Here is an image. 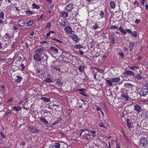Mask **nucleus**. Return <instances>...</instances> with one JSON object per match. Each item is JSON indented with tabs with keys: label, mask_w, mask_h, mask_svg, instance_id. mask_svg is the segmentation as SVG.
<instances>
[{
	"label": "nucleus",
	"mask_w": 148,
	"mask_h": 148,
	"mask_svg": "<svg viewBox=\"0 0 148 148\" xmlns=\"http://www.w3.org/2000/svg\"><path fill=\"white\" fill-rule=\"evenodd\" d=\"M121 91L122 92L121 97L122 98H123L124 99V100L125 101H128L129 97L127 91L123 88L121 89Z\"/></svg>",
	"instance_id": "f257e3e1"
},
{
	"label": "nucleus",
	"mask_w": 148,
	"mask_h": 148,
	"mask_svg": "<svg viewBox=\"0 0 148 148\" xmlns=\"http://www.w3.org/2000/svg\"><path fill=\"white\" fill-rule=\"evenodd\" d=\"M42 55L35 52L33 56V59L36 62H40L42 60Z\"/></svg>",
	"instance_id": "f03ea898"
},
{
	"label": "nucleus",
	"mask_w": 148,
	"mask_h": 148,
	"mask_svg": "<svg viewBox=\"0 0 148 148\" xmlns=\"http://www.w3.org/2000/svg\"><path fill=\"white\" fill-rule=\"evenodd\" d=\"M142 106L141 103H140L135 104L134 107V110L138 113H140L142 111Z\"/></svg>",
	"instance_id": "7ed1b4c3"
},
{
	"label": "nucleus",
	"mask_w": 148,
	"mask_h": 148,
	"mask_svg": "<svg viewBox=\"0 0 148 148\" xmlns=\"http://www.w3.org/2000/svg\"><path fill=\"white\" fill-rule=\"evenodd\" d=\"M65 10L68 12H73L74 9V5L72 4H68L65 7Z\"/></svg>",
	"instance_id": "20e7f679"
},
{
	"label": "nucleus",
	"mask_w": 148,
	"mask_h": 148,
	"mask_svg": "<svg viewBox=\"0 0 148 148\" xmlns=\"http://www.w3.org/2000/svg\"><path fill=\"white\" fill-rule=\"evenodd\" d=\"M119 30L122 33L124 34L125 35L127 34V32L129 34H132V31L131 29H126L125 30L123 29V28L120 26L119 27Z\"/></svg>",
	"instance_id": "39448f33"
},
{
	"label": "nucleus",
	"mask_w": 148,
	"mask_h": 148,
	"mask_svg": "<svg viewBox=\"0 0 148 148\" xmlns=\"http://www.w3.org/2000/svg\"><path fill=\"white\" fill-rule=\"evenodd\" d=\"M4 40L7 42L11 40L12 38V36L10 34L6 33L3 36Z\"/></svg>",
	"instance_id": "423d86ee"
},
{
	"label": "nucleus",
	"mask_w": 148,
	"mask_h": 148,
	"mask_svg": "<svg viewBox=\"0 0 148 148\" xmlns=\"http://www.w3.org/2000/svg\"><path fill=\"white\" fill-rule=\"evenodd\" d=\"M70 37L76 43L78 42L80 39L77 36L74 34H72L70 36Z\"/></svg>",
	"instance_id": "0eeeda50"
},
{
	"label": "nucleus",
	"mask_w": 148,
	"mask_h": 148,
	"mask_svg": "<svg viewBox=\"0 0 148 148\" xmlns=\"http://www.w3.org/2000/svg\"><path fill=\"white\" fill-rule=\"evenodd\" d=\"M147 140L145 138H142L139 142L140 145L141 147L145 146L147 144Z\"/></svg>",
	"instance_id": "6e6552de"
},
{
	"label": "nucleus",
	"mask_w": 148,
	"mask_h": 148,
	"mask_svg": "<svg viewBox=\"0 0 148 148\" xmlns=\"http://www.w3.org/2000/svg\"><path fill=\"white\" fill-rule=\"evenodd\" d=\"M64 29L65 32L69 34H72V33L73 32V31L70 26H67L65 27L64 28Z\"/></svg>",
	"instance_id": "1a4fd4ad"
},
{
	"label": "nucleus",
	"mask_w": 148,
	"mask_h": 148,
	"mask_svg": "<svg viewBox=\"0 0 148 148\" xmlns=\"http://www.w3.org/2000/svg\"><path fill=\"white\" fill-rule=\"evenodd\" d=\"M27 127L29 131L32 133H38L39 132V130L35 127H31L29 126H28Z\"/></svg>",
	"instance_id": "9d476101"
},
{
	"label": "nucleus",
	"mask_w": 148,
	"mask_h": 148,
	"mask_svg": "<svg viewBox=\"0 0 148 148\" xmlns=\"http://www.w3.org/2000/svg\"><path fill=\"white\" fill-rule=\"evenodd\" d=\"M148 93V88H143L142 89L140 92V95L143 96H145Z\"/></svg>",
	"instance_id": "9b49d317"
},
{
	"label": "nucleus",
	"mask_w": 148,
	"mask_h": 148,
	"mask_svg": "<svg viewBox=\"0 0 148 148\" xmlns=\"http://www.w3.org/2000/svg\"><path fill=\"white\" fill-rule=\"evenodd\" d=\"M45 49V48L44 47L38 48L36 50L35 52L39 54L42 55L44 53L43 51Z\"/></svg>",
	"instance_id": "f8f14e48"
},
{
	"label": "nucleus",
	"mask_w": 148,
	"mask_h": 148,
	"mask_svg": "<svg viewBox=\"0 0 148 148\" xmlns=\"http://www.w3.org/2000/svg\"><path fill=\"white\" fill-rule=\"evenodd\" d=\"M22 101H21L18 104V105H19V106H14L12 108V109L13 110H14L15 112H18L21 110V107L20 106V105L21 104Z\"/></svg>",
	"instance_id": "ddd939ff"
},
{
	"label": "nucleus",
	"mask_w": 148,
	"mask_h": 148,
	"mask_svg": "<svg viewBox=\"0 0 148 148\" xmlns=\"http://www.w3.org/2000/svg\"><path fill=\"white\" fill-rule=\"evenodd\" d=\"M17 23L21 27H24L25 25V22L24 19H21L18 20Z\"/></svg>",
	"instance_id": "4468645a"
},
{
	"label": "nucleus",
	"mask_w": 148,
	"mask_h": 148,
	"mask_svg": "<svg viewBox=\"0 0 148 148\" xmlns=\"http://www.w3.org/2000/svg\"><path fill=\"white\" fill-rule=\"evenodd\" d=\"M68 12L66 11L62 10L60 12L61 15L62 17L64 18H66L69 15Z\"/></svg>",
	"instance_id": "2eb2a0df"
},
{
	"label": "nucleus",
	"mask_w": 148,
	"mask_h": 148,
	"mask_svg": "<svg viewBox=\"0 0 148 148\" xmlns=\"http://www.w3.org/2000/svg\"><path fill=\"white\" fill-rule=\"evenodd\" d=\"M135 123V122L133 121H127L126 123L129 128H132L134 126Z\"/></svg>",
	"instance_id": "dca6fc26"
},
{
	"label": "nucleus",
	"mask_w": 148,
	"mask_h": 148,
	"mask_svg": "<svg viewBox=\"0 0 148 148\" xmlns=\"http://www.w3.org/2000/svg\"><path fill=\"white\" fill-rule=\"evenodd\" d=\"M76 90L77 91H80V92L79 93V94H80L81 95H83L84 97H88V96L87 95L84 93V91H85V89H84V88H81V89L78 88Z\"/></svg>",
	"instance_id": "f3484780"
},
{
	"label": "nucleus",
	"mask_w": 148,
	"mask_h": 148,
	"mask_svg": "<svg viewBox=\"0 0 148 148\" xmlns=\"http://www.w3.org/2000/svg\"><path fill=\"white\" fill-rule=\"evenodd\" d=\"M49 49L54 54H56L58 52V49L54 47H51Z\"/></svg>",
	"instance_id": "a211bd4d"
},
{
	"label": "nucleus",
	"mask_w": 148,
	"mask_h": 148,
	"mask_svg": "<svg viewBox=\"0 0 148 148\" xmlns=\"http://www.w3.org/2000/svg\"><path fill=\"white\" fill-rule=\"evenodd\" d=\"M121 120H123V119L125 120H130V117L128 116V115L126 114H123L122 116L121 117Z\"/></svg>",
	"instance_id": "6ab92c4d"
},
{
	"label": "nucleus",
	"mask_w": 148,
	"mask_h": 148,
	"mask_svg": "<svg viewBox=\"0 0 148 148\" xmlns=\"http://www.w3.org/2000/svg\"><path fill=\"white\" fill-rule=\"evenodd\" d=\"M17 79H16L15 82L17 84H19L22 80V78L21 76L19 75L16 76Z\"/></svg>",
	"instance_id": "aec40b11"
},
{
	"label": "nucleus",
	"mask_w": 148,
	"mask_h": 148,
	"mask_svg": "<svg viewBox=\"0 0 148 148\" xmlns=\"http://www.w3.org/2000/svg\"><path fill=\"white\" fill-rule=\"evenodd\" d=\"M109 78H107L105 79L106 81L107 82L108 84L110 86H113V82L112 81V78H110V79H108Z\"/></svg>",
	"instance_id": "412c9836"
},
{
	"label": "nucleus",
	"mask_w": 148,
	"mask_h": 148,
	"mask_svg": "<svg viewBox=\"0 0 148 148\" xmlns=\"http://www.w3.org/2000/svg\"><path fill=\"white\" fill-rule=\"evenodd\" d=\"M60 144L59 143H56L53 145H51L49 148H60Z\"/></svg>",
	"instance_id": "4be33fe9"
},
{
	"label": "nucleus",
	"mask_w": 148,
	"mask_h": 148,
	"mask_svg": "<svg viewBox=\"0 0 148 148\" xmlns=\"http://www.w3.org/2000/svg\"><path fill=\"white\" fill-rule=\"evenodd\" d=\"M112 79L113 82L117 83L119 82L120 81V78L119 77L113 78Z\"/></svg>",
	"instance_id": "5701e85b"
},
{
	"label": "nucleus",
	"mask_w": 148,
	"mask_h": 148,
	"mask_svg": "<svg viewBox=\"0 0 148 148\" xmlns=\"http://www.w3.org/2000/svg\"><path fill=\"white\" fill-rule=\"evenodd\" d=\"M134 42H131L130 43L129 45V48L130 50L132 51L133 50L134 47Z\"/></svg>",
	"instance_id": "b1692460"
},
{
	"label": "nucleus",
	"mask_w": 148,
	"mask_h": 148,
	"mask_svg": "<svg viewBox=\"0 0 148 148\" xmlns=\"http://www.w3.org/2000/svg\"><path fill=\"white\" fill-rule=\"evenodd\" d=\"M110 5L112 9H114L115 8V3L113 1H111L110 3Z\"/></svg>",
	"instance_id": "393cba45"
},
{
	"label": "nucleus",
	"mask_w": 148,
	"mask_h": 148,
	"mask_svg": "<svg viewBox=\"0 0 148 148\" xmlns=\"http://www.w3.org/2000/svg\"><path fill=\"white\" fill-rule=\"evenodd\" d=\"M56 84L57 86L60 87L62 86L63 83L62 82L61 80L60 79L58 80L56 82Z\"/></svg>",
	"instance_id": "a878e982"
},
{
	"label": "nucleus",
	"mask_w": 148,
	"mask_h": 148,
	"mask_svg": "<svg viewBox=\"0 0 148 148\" xmlns=\"http://www.w3.org/2000/svg\"><path fill=\"white\" fill-rule=\"evenodd\" d=\"M40 99L43 100L45 102L50 101V99L45 97H42Z\"/></svg>",
	"instance_id": "bb28decb"
},
{
	"label": "nucleus",
	"mask_w": 148,
	"mask_h": 148,
	"mask_svg": "<svg viewBox=\"0 0 148 148\" xmlns=\"http://www.w3.org/2000/svg\"><path fill=\"white\" fill-rule=\"evenodd\" d=\"M34 21L32 20H29L26 22L27 26H29L33 24Z\"/></svg>",
	"instance_id": "cd10ccee"
},
{
	"label": "nucleus",
	"mask_w": 148,
	"mask_h": 148,
	"mask_svg": "<svg viewBox=\"0 0 148 148\" xmlns=\"http://www.w3.org/2000/svg\"><path fill=\"white\" fill-rule=\"evenodd\" d=\"M124 86L126 87H128L129 88H132L133 86L131 84L129 83H125L124 84Z\"/></svg>",
	"instance_id": "c85d7f7f"
},
{
	"label": "nucleus",
	"mask_w": 148,
	"mask_h": 148,
	"mask_svg": "<svg viewBox=\"0 0 148 148\" xmlns=\"http://www.w3.org/2000/svg\"><path fill=\"white\" fill-rule=\"evenodd\" d=\"M125 74L127 75L133 76L134 75V73L130 71H127L125 72Z\"/></svg>",
	"instance_id": "c756f323"
},
{
	"label": "nucleus",
	"mask_w": 148,
	"mask_h": 148,
	"mask_svg": "<svg viewBox=\"0 0 148 148\" xmlns=\"http://www.w3.org/2000/svg\"><path fill=\"white\" fill-rule=\"evenodd\" d=\"M74 48L75 49H80L83 48V46L81 45H76L74 46Z\"/></svg>",
	"instance_id": "7c9ffc66"
},
{
	"label": "nucleus",
	"mask_w": 148,
	"mask_h": 148,
	"mask_svg": "<svg viewBox=\"0 0 148 148\" xmlns=\"http://www.w3.org/2000/svg\"><path fill=\"white\" fill-rule=\"evenodd\" d=\"M25 13L26 14L28 15L31 14H35L34 12L33 11L29 10L26 11Z\"/></svg>",
	"instance_id": "2f4dec72"
},
{
	"label": "nucleus",
	"mask_w": 148,
	"mask_h": 148,
	"mask_svg": "<svg viewBox=\"0 0 148 148\" xmlns=\"http://www.w3.org/2000/svg\"><path fill=\"white\" fill-rule=\"evenodd\" d=\"M84 66H80L78 67V69L80 72L82 73L84 71Z\"/></svg>",
	"instance_id": "473e14b6"
},
{
	"label": "nucleus",
	"mask_w": 148,
	"mask_h": 148,
	"mask_svg": "<svg viewBox=\"0 0 148 148\" xmlns=\"http://www.w3.org/2000/svg\"><path fill=\"white\" fill-rule=\"evenodd\" d=\"M64 53L66 58H68L70 57L71 54L70 53L67 52H64Z\"/></svg>",
	"instance_id": "72a5a7b5"
},
{
	"label": "nucleus",
	"mask_w": 148,
	"mask_h": 148,
	"mask_svg": "<svg viewBox=\"0 0 148 148\" xmlns=\"http://www.w3.org/2000/svg\"><path fill=\"white\" fill-rule=\"evenodd\" d=\"M60 26L63 27L66 25V23L65 21H62L61 22H60Z\"/></svg>",
	"instance_id": "f704fd0d"
},
{
	"label": "nucleus",
	"mask_w": 148,
	"mask_h": 148,
	"mask_svg": "<svg viewBox=\"0 0 148 148\" xmlns=\"http://www.w3.org/2000/svg\"><path fill=\"white\" fill-rule=\"evenodd\" d=\"M142 78L143 75H141L140 74H138L135 77L136 79H137V80H140L142 79Z\"/></svg>",
	"instance_id": "c9c22d12"
},
{
	"label": "nucleus",
	"mask_w": 148,
	"mask_h": 148,
	"mask_svg": "<svg viewBox=\"0 0 148 148\" xmlns=\"http://www.w3.org/2000/svg\"><path fill=\"white\" fill-rule=\"evenodd\" d=\"M42 122H43V123L46 124V125H47V126L49 127L52 126H53V125H54V124H55V123H54L53 124H48V121H42Z\"/></svg>",
	"instance_id": "e433bc0d"
},
{
	"label": "nucleus",
	"mask_w": 148,
	"mask_h": 148,
	"mask_svg": "<svg viewBox=\"0 0 148 148\" xmlns=\"http://www.w3.org/2000/svg\"><path fill=\"white\" fill-rule=\"evenodd\" d=\"M32 6L33 8L36 9H39L40 8V7L39 5H38L35 3L33 4H32Z\"/></svg>",
	"instance_id": "4c0bfd02"
},
{
	"label": "nucleus",
	"mask_w": 148,
	"mask_h": 148,
	"mask_svg": "<svg viewBox=\"0 0 148 148\" xmlns=\"http://www.w3.org/2000/svg\"><path fill=\"white\" fill-rule=\"evenodd\" d=\"M44 81L47 83H51L52 82V79L49 77L47 78L44 80Z\"/></svg>",
	"instance_id": "58836bf2"
},
{
	"label": "nucleus",
	"mask_w": 148,
	"mask_h": 148,
	"mask_svg": "<svg viewBox=\"0 0 148 148\" xmlns=\"http://www.w3.org/2000/svg\"><path fill=\"white\" fill-rule=\"evenodd\" d=\"M51 40H53L56 41L57 42H58L59 43H62V41H60V40L56 39V38L55 37L54 38H53V37H51Z\"/></svg>",
	"instance_id": "ea45409f"
},
{
	"label": "nucleus",
	"mask_w": 148,
	"mask_h": 148,
	"mask_svg": "<svg viewBox=\"0 0 148 148\" xmlns=\"http://www.w3.org/2000/svg\"><path fill=\"white\" fill-rule=\"evenodd\" d=\"M95 69L98 72L101 73H103L104 71V70L99 69L98 68H95Z\"/></svg>",
	"instance_id": "a19ab883"
},
{
	"label": "nucleus",
	"mask_w": 148,
	"mask_h": 148,
	"mask_svg": "<svg viewBox=\"0 0 148 148\" xmlns=\"http://www.w3.org/2000/svg\"><path fill=\"white\" fill-rule=\"evenodd\" d=\"M51 28V23L50 22L48 23L46 25V29H50Z\"/></svg>",
	"instance_id": "79ce46f5"
},
{
	"label": "nucleus",
	"mask_w": 148,
	"mask_h": 148,
	"mask_svg": "<svg viewBox=\"0 0 148 148\" xmlns=\"http://www.w3.org/2000/svg\"><path fill=\"white\" fill-rule=\"evenodd\" d=\"M123 135L124 136V139L127 142H130V139L128 138L125 135V134L123 133Z\"/></svg>",
	"instance_id": "37998d69"
},
{
	"label": "nucleus",
	"mask_w": 148,
	"mask_h": 148,
	"mask_svg": "<svg viewBox=\"0 0 148 148\" xmlns=\"http://www.w3.org/2000/svg\"><path fill=\"white\" fill-rule=\"evenodd\" d=\"M133 4L134 5V6H135V8L136 7H137L139 6V3H138V2L136 0L135 1L134 3Z\"/></svg>",
	"instance_id": "c03bdc74"
},
{
	"label": "nucleus",
	"mask_w": 148,
	"mask_h": 148,
	"mask_svg": "<svg viewBox=\"0 0 148 148\" xmlns=\"http://www.w3.org/2000/svg\"><path fill=\"white\" fill-rule=\"evenodd\" d=\"M109 29H118V28L116 26L112 25L110 26Z\"/></svg>",
	"instance_id": "a18cd8bd"
},
{
	"label": "nucleus",
	"mask_w": 148,
	"mask_h": 148,
	"mask_svg": "<svg viewBox=\"0 0 148 148\" xmlns=\"http://www.w3.org/2000/svg\"><path fill=\"white\" fill-rule=\"evenodd\" d=\"M100 16H101L100 18H103L104 16V13L102 10H101L99 14Z\"/></svg>",
	"instance_id": "49530a36"
},
{
	"label": "nucleus",
	"mask_w": 148,
	"mask_h": 148,
	"mask_svg": "<svg viewBox=\"0 0 148 148\" xmlns=\"http://www.w3.org/2000/svg\"><path fill=\"white\" fill-rule=\"evenodd\" d=\"M131 34L135 37H136L138 36L137 32L135 31H134L133 32H132V34Z\"/></svg>",
	"instance_id": "de8ad7c7"
},
{
	"label": "nucleus",
	"mask_w": 148,
	"mask_h": 148,
	"mask_svg": "<svg viewBox=\"0 0 148 148\" xmlns=\"http://www.w3.org/2000/svg\"><path fill=\"white\" fill-rule=\"evenodd\" d=\"M4 14L3 12L1 11L0 12V19H3L4 17Z\"/></svg>",
	"instance_id": "09e8293b"
},
{
	"label": "nucleus",
	"mask_w": 148,
	"mask_h": 148,
	"mask_svg": "<svg viewBox=\"0 0 148 148\" xmlns=\"http://www.w3.org/2000/svg\"><path fill=\"white\" fill-rule=\"evenodd\" d=\"M20 66L21 68V70L22 71H23L24 70V68L25 67V66L24 65V64L22 63H21L20 65Z\"/></svg>",
	"instance_id": "8fccbe9b"
},
{
	"label": "nucleus",
	"mask_w": 148,
	"mask_h": 148,
	"mask_svg": "<svg viewBox=\"0 0 148 148\" xmlns=\"http://www.w3.org/2000/svg\"><path fill=\"white\" fill-rule=\"evenodd\" d=\"M92 29H98L99 27L98 25L97 24H95L94 26L92 27Z\"/></svg>",
	"instance_id": "3c124183"
},
{
	"label": "nucleus",
	"mask_w": 148,
	"mask_h": 148,
	"mask_svg": "<svg viewBox=\"0 0 148 148\" xmlns=\"http://www.w3.org/2000/svg\"><path fill=\"white\" fill-rule=\"evenodd\" d=\"M12 111L11 110H7L5 112V115H7L11 113Z\"/></svg>",
	"instance_id": "603ef678"
},
{
	"label": "nucleus",
	"mask_w": 148,
	"mask_h": 148,
	"mask_svg": "<svg viewBox=\"0 0 148 148\" xmlns=\"http://www.w3.org/2000/svg\"><path fill=\"white\" fill-rule=\"evenodd\" d=\"M111 42L113 44H114L115 43V40L114 37L112 36L111 38Z\"/></svg>",
	"instance_id": "864d4df0"
},
{
	"label": "nucleus",
	"mask_w": 148,
	"mask_h": 148,
	"mask_svg": "<svg viewBox=\"0 0 148 148\" xmlns=\"http://www.w3.org/2000/svg\"><path fill=\"white\" fill-rule=\"evenodd\" d=\"M105 124L102 122L101 123L99 124V126L101 127H103L104 128L106 127L104 125Z\"/></svg>",
	"instance_id": "5fc2aeb1"
},
{
	"label": "nucleus",
	"mask_w": 148,
	"mask_h": 148,
	"mask_svg": "<svg viewBox=\"0 0 148 148\" xmlns=\"http://www.w3.org/2000/svg\"><path fill=\"white\" fill-rule=\"evenodd\" d=\"M95 107L97 108L96 110L97 111H101V110H102L101 109L99 106H97L95 105Z\"/></svg>",
	"instance_id": "6e6d98bb"
},
{
	"label": "nucleus",
	"mask_w": 148,
	"mask_h": 148,
	"mask_svg": "<svg viewBox=\"0 0 148 148\" xmlns=\"http://www.w3.org/2000/svg\"><path fill=\"white\" fill-rule=\"evenodd\" d=\"M140 22V20L139 19H137L135 21V23L137 25Z\"/></svg>",
	"instance_id": "4d7b16f0"
},
{
	"label": "nucleus",
	"mask_w": 148,
	"mask_h": 148,
	"mask_svg": "<svg viewBox=\"0 0 148 148\" xmlns=\"http://www.w3.org/2000/svg\"><path fill=\"white\" fill-rule=\"evenodd\" d=\"M51 33L49 32L48 33H47L46 34V38H48V37L50 36V35H51Z\"/></svg>",
	"instance_id": "13d9d810"
},
{
	"label": "nucleus",
	"mask_w": 148,
	"mask_h": 148,
	"mask_svg": "<svg viewBox=\"0 0 148 148\" xmlns=\"http://www.w3.org/2000/svg\"><path fill=\"white\" fill-rule=\"evenodd\" d=\"M13 98L12 97L8 100V101H7V103H8L12 101H13Z\"/></svg>",
	"instance_id": "bf43d9fd"
},
{
	"label": "nucleus",
	"mask_w": 148,
	"mask_h": 148,
	"mask_svg": "<svg viewBox=\"0 0 148 148\" xmlns=\"http://www.w3.org/2000/svg\"><path fill=\"white\" fill-rule=\"evenodd\" d=\"M79 53L80 54L82 55H83L84 54V52L82 51V50L80 49L79 50Z\"/></svg>",
	"instance_id": "052dcab7"
},
{
	"label": "nucleus",
	"mask_w": 148,
	"mask_h": 148,
	"mask_svg": "<svg viewBox=\"0 0 148 148\" xmlns=\"http://www.w3.org/2000/svg\"><path fill=\"white\" fill-rule=\"evenodd\" d=\"M119 55L121 56V58H123L124 56V54L122 52H121L119 53Z\"/></svg>",
	"instance_id": "680f3d73"
},
{
	"label": "nucleus",
	"mask_w": 148,
	"mask_h": 148,
	"mask_svg": "<svg viewBox=\"0 0 148 148\" xmlns=\"http://www.w3.org/2000/svg\"><path fill=\"white\" fill-rule=\"evenodd\" d=\"M147 0H141V4L143 5H144L145 2Z\"/></svg>",
	"instance_id": "e2e57ef3"
},
{
	"label": "nucleus",
	"mask_w": 148,
	"mask_h": 148,
	"mask_svg": "<svg viewBox=\"0 0 148 148\" xmlns=\"http://www.w3.org/2000/svg\"><path fill=\"white\" fill-rule=\"evenodd\" d=\"M61 57L63 59L65 58V55H64V52H63L62 54L61 55Z\"/></svg>",
	"instance_id": "0e129e2a"
},
{
	"label": "nucleus",
	"mask_w": 148,
	"mask_h": 148,
	"mask_svg": "<svg viewBox=\"0 0 148 148\" xmlns=\"http://www.w3.org/2000/svg\"><path fill=\"white\" fill-rule=\"evenodd\" d=\"M90 132L91 133H92L93 134H96V131H92V130H90Z\"/></svg>",
	"instance_id": "69168bd1"
},
{
	"label": "nucleus",
	"mask_w": 148,
	"mask_h": 148,
	"mask_svg": "<svg viewBox=\"0 0 148 148\" xmlns=\"http://www.w3.org/2000/svg\"><path fill=\"white\" fill-rule=\"evenodd\" d=\"M133 67H134V69L135 68L136 69H138L139 68V66H134Z\"/></svg>",
	"instance_id": "338daca9"
},
{
	"label": "nucleus",
	"mask_w": 148,
	"mask_h": 148,
	"mask_svg": "<svg viewBox=\"0 0 148 148\" xmlns=\"http://www.w3.org/2000/svg\"><path fill=\"white\" fill-rule=\"evenodd\" d=\"M145 117L148 119V112H147L145 114Z\"/></svg>",
	"instance_id": "774afa93"
}]
</instances>
